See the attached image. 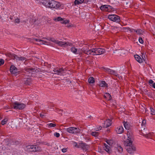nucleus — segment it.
<instances>
[{
  "label": "nucleus",
  "instance_id": "nucleus-26",
  "mask_svg": "<svg viewBox=\"0 0 155 155\" xmlns=\"http://www.w3.org/2000/svg\"><path fill=\"white\" fill-rule=\"evenodd\" d=\"M88 82L90 84H93L95 82V79L93 77H91L88 79Z\"/></svg>",
  "mask_w": 155,
  "mask_h": 155
},
{
  "label": "nucleus",
  "instance_id": "nucleus-6",
  "mask_svg": "<svg viewBox=\"0 0 155 155\" xmlns=\"http://www.w3.org/2000/svg\"><path fill=\"white\" fill-rule=\"evenodd\" d=\"M66 131L70 133L75 134L79 133L81 130L78 128L72 127L67 128Z\"/></svg>",
  "mask_w": 155,
  "mask_h": 155
},
{
  "label": "nucleus",
  "instance_id": "nucleus-29",
  "mask_svg": "<svg viewBox=\"0 0 155 155\" xmlns=\"http://www.w3.org/2000/svg\"><path fill=\"white\" fill-rule=\"evenodd\" d=\"M46 39L49 41H51L55 43H56L58 42V40H55L54 38H46Z\"/></svg>",
  "mask_w": 155,
  "mask_h": 155
},
{
  "label": "nucleus",
  "instance_id": "nucleus-8",
  "mask_svg": "<svg viewBox=\"0 0 155 155\" xmlns=\"http://www.w3.org/2000/svg\"><path fill=\"white\" fill-rule=\"evenodd\" d=\"M108 18L111 21L116 22H119L120 21L119 16L116 15H109Z\"/></svg>",
  "mask_w": 155,
  "mask_h": 155
},
{
  "label": "nucleus",
  "instance_id": "nucleus-17",
  "mask_svg": "<svg viewBox=\"0 0 155 155\" xmlns=\"http://www.w3.org/2000/svg\"><path fill=\"white\" fill-rule=\"evenodd\" d=\"M111 7L108 5H104L101 6L100 7V9L102 11H109Z\"/></svg>",
  "mask_w": 155,
  "mask_h": 155
},
{
  "label": "nucleus",
  "instance_id": "nucleus-40",
  "mask_svg": "<svg viewBox=\"0 0 155 155\" xmlns=\"http://www.w3.org/2000/svg\"><path fill=\"white\" fill-rule=\"evenodd\" d=\"M148 82L150 84V85L151 86V84L152 85L153 84V81L152 80L150 79L149 81Z\"/></svg>",
  "mask_w": 155,
  "mask_h": 155
},
{
  "label": "nucleus",
  "instance_id": "nucleus-13",
  "mask_svg": "<svg viewBox=\"0 0 155 155\" xmlns=\"http://www.w3.org/2000/svg\"><path fill=\"white\" fill-rule=\"evenodd\" d=\"M53 71L55 72V74L58 75H61L64 72V69L62 68H54Z\"/></svg>",
  "mask_w": 155,
  "mask_h": 155
},
{
  "label": "nucleus",
  "instance_id": "nucleus-30",
  "mask_svg": "<svg viewBox=\"0 0 155 155\" xmlns=\"http://www.w3.org/2000/svg\"><path fill=\"white\" fill-rule=\"evenodd\" d=\"M117 149L118 152L120 153H122L123 151V148L121 146H120L119 145L117 147Z\"/></svg>",
  "mask_w": 155,
  "mask_h": 155
},
{
  "label": "nucleus",
  "instance_id": "nucleus-57",
  "mask_svg": "<svg viewBox=\"0 0 155 155\" xmlns=\"http://www.w3.org/2000/svg\"><path fill=\"white\" fill-rule=\"evenodd\" d=\"M80 155H84L83 154H80Z\"/></svg>",
  "mask_w": 155,
  "mask_h": 155
},
{
  "label": "nucleus",
  "instance_id": "nucleus-45",
  "mask_svg": "<svg viewBox=\"0 0 155 155\" xmlns=\"http://www.w3.org/2000/svg\"><path fill=\"white\" fill-rule=\"evenodd\" d=\"M69 22V21L68 20H64V24H67Z\"/></svg>",
  "mask_w": 155,
  "mask_h": 155
},
{
  "label": "nucleus",
  "instance_id": "nucleus-5",
  "mask_svg": "<svg viewBox=\"0 0 155 155\" xmlns=\"http://www.w3.org/2000/svg\"><path fill=\"white\" fill-rule=\"evenodd\" d=\"M27 150L29 152H39L41 150V147L37 145H29L27 147Z\"/></svg>",
  "mask_w": 155,
  "mask_h": 155
},
{
  "label": "nucleus",
  "instance_id": "nucleus-54",
  "mask_svg": "<svg viewBox=\"0 0 155 155\" xmlns=\"http://www.w3.org/2000/svg\"><path fill=\"white\" fill-rule=\"evenodd\" d=\"M71 26H72L71 25H67V27H71Z\"/></svg>",
  "mask_w": 155,
  "mask_h": 155
},
{
  "label": "nucleus",
  "instance_id": "nucleus-53",
  "mask_svg": "<svg viewBox=\"0 0 155 155\" xmlns=\"http://www.w3.org/2000/svg\"><path fill=\"white\" fill-rule=\"evenodd\" d=\"M40 116L41 117H43L45 116V115L44 114H40Z\"/></svg>",
  "mask_w": 155,
  "mask_h": 155
},
{
  "label": "nucleus",
  "instance_id": "nucleus-42",
  "mask_svg": "<svg viewBox=\"0 0 155 155\" xmlns=\"http://www.w3.org/2000/svg\"><path fill=\"white\" fill-rule=\"evenodd\" d=\"M20 19L17 18L15 19V23H19L20 22Z\"/></svg>",
  "mask_w": 155,
  "mask_h": 155
},
{
  "label": "nucleus",
  "instance_id": "nucleus-12",
  "mask_svg": "<svg viewBox=\"0 0 155 155\" xmlns=\"http://www.w3.org/2000/svg\"><path fill=\"white\" fill-rule=\"evenodd\" d=\"M9 56H11L12 58L15 59L18 61H23L25 59L24 57H18L17 55L13 54H10Z\"/></svg>",
  "mask_w": 155,
  "mask_h": 155
},
{
  "label": "nucleus",
  "instance_id": "nucleus-47",
  "mask_svg": "<svg viewBox=\"0 0 155 155\" xmlns=\"http://www.w3.org/2000/svg\"><path fill=\"white\" fill-rule=\"evenodd\" d=\"M74 144L75 147H78V145L77 143L75 142H74Z\"/></svg>",
  "mask_w": 155,
  "mask_h": 155
},
{
  "label": "nucleus",
  "instance_id": "nucleus-21",
  "mask_svg": "<svg viewBox=\"0 0 155 155\" xmlns=\"http://www.w3.org/2000/svg\"><path fill=\"white\" fill-rule=\"evenodd\" d=\"M111 121L110 119H108L105 122L104 127L107 128L109 127L111 125Z\"/></svg>",
  "mask_w": 155,
  "mask_h": 155
},
{
  "label": "nucleus",
  "instance_id": "nucleus-49",
  "mask_svg": "<svg viewBox=\"0 0 155 155\" xmlns=\"http://www.w3.org/2000/svg\"><path fill=\"white\" fill-rule=\"evenodd\" d=\"M35 41H38V42H39L40 41H41V39H34Z\"/></svg>",
  "mask_w": 155,
  "mask_h": 155
},
{
  "label": "nucleus",
  "instance_id": "nucleus-50",
  "mask_svg": "<svg viewBox=\"0 0 155 155\" xmlns=\"http://www.w3.org/2000/svg\"><path fill=\"white\" fill-rule=\"evenodd\" d=\"M152 87L155 89V82L153 83L151 86Z\"/></svg>",
  "mask_w": 155,
  "mask_h": 155
},
{
  "label": "nucleus",
  "instance_id": "nucleus-1",
  "mask_svg": "<svg viewBox=\"0 0 155 155\" xmlns=\"http://www.w3.org/2000/svg\"><path fill=\"white\" fill-rule=\"evenodd\" d=\"M41 3L47 8L57 9L63 8L60 3L54 0H42Z\"/></svg>",
  "mask_w": 155,
  "mask_h": 155
},
{
  "label": "nucleus",
  "instance_id": "nucleus-4",
  "mask_svg": "<svg viewBox=\"0 0 155 155\" xmlns=\"http://www.w3.org/2000/svg\"><path fill=\"white\" fill-rule=\"evenodd\" d=\"M127 138L124 141V144L125 146L131 145L132 144L134 140V137L132 132L130 130L127 131Z\"/></svg>",
  "mask_w": 155,
  "mask_h": 155
},
{
  "label": "nucleus",
  "instance_id": "nucleus-3",
  "mask_svg": "<svg viewBox=\"0 0 155 155\" xmlns=\"http://www.w3.org/2000/svg\"><path fill=\"white\" fill-rule=\"evenodd\" d=\"M24 70L26 71L24 75L28 77H35L36 73L39 72L38 69L34 68L26 67L24 69Z\"/></svg>",
  "mask_w": 155,
  "mask_h": 155
},
{
  "label": "nucleus",
  "instance_id": "nucleus-22",
  "mask_svg": "<svg viewBox=\"0 0 155 155\" xmlns=\"http://www.w3.org/2000/svg\"><path fill=\"white\" fill-rule=\"evenodd\" d=\"M99 85L100 87H108V85L104 81H101L99 82Z\"/></svg>",
  "mask_w": 155,
  "mask_h": 155
},
{
  "label": "nucleus",
  "instance_id": "nucleus-52",
  "mask_svg": "<svg viewBox=\"0 0 155 155\" xmlns=\"http://www.w3.org/2000/svg\"><path fill=\"white\" fill-rule=\"evenodd\" d=\"M146 123V121L145 120H143L142 121V124H144Z\"/></svg>",
  "mask_w": 155,
  "mask_h": 155
},
{
  "label": "nucleus",
  "instance_id": "nucleus-48",
  "mask_svg": "<svg viewBox=\"0 0 155 155\" xmlns=\"http://www.w3.org/2000/svg\"><path fill=\"white\" fill-rule=\"evenodd\" d=\"M106 94L109 96V98L110 99L111 98V95L108 93H107Z\"/></svg>",
  "mask_w": 155,
  "mask_h": 155
},
{
  "label": "nucleus",
  "instance_id": "nucleus-7",
  "mask_svg": "<svg viewBox=\"0 0 155 155\" xmlns=\"http://www.w3.org/2000/svg\"><path fill=\"white\" fill-rule=\"evenodd\" d=\"M13 107L17 109H23L25 107V105L23 103H20L18 102H16L13 104Z\"/></svg>",
  "mask_w": 155,
  "mask_h": 155
},
{
  "label": "nucleus",
  "instance_id": "nucleus-37",
  "mask_svg": "<svg viewBox=\"0 0 155 155\" xmlns=\"http://www.w3.org/2000/svg\"><path fill=\"white\" fill-rule=\"evenodd\" d=\"M102 128V127L101 126H99L98 127H97L95 128V130L96 131H98L101 130Z\"/></svg>",
  "mask_w": 155,
  "mask_h": 155
},
{
  "label": "nucleus",
  "instance_id": "nucleus-20",
  "mask_svg": "<svg viewBox=\"0 0 155 155\" xmlns=\"http://www.w3.org/2000/svg\"><path fill=\"white\" fill-rule=\"evenodd\" d=\"M115 130L117 134H121L124 131V129L122 126H119L115 129Z\"/></svg>",
  "mask_w": 155,
  "mask_h": 155
},
{
  "label": "nucleus",
  "instance_id": "nucleus-34",
  "mask_svg": "<svg viewBox=\"0 0 155 155\" xmlns=\"http://www.w3.org/2000/svg\"><path fill=\"white\" fill-rule=\"evenodd\" d=\"M41 41H40L39 42H40V44H45L46 45L47 44L48 42L45 41L41 40Z\"/></svg>",
  "mask_w": 155,
  "mask_h": 155
},
{
  "label": "nucleus",
  "instance_id": "nucleus-28",
  "mask_svg": "<svg viewBox=\"0 0 155 155\" xmlns=\"http://www.w3.org/2000/svg\"><path fill=\"white\" fill-rule=\"evenodd\" d=\"M91 134L92 135V136H94L95 137H97L99 135V133L98 132H92L91 133Z\"/></svg>",
  "mask_w": 155,
  "mask_h": 155
},
{
  "label": "nucleus",
  "instance_id": "nucleus-32",
  "mask_svg": "<svg viewBox=\"0 0 155 155\" xmlns=\"http://www.w3.org/2000/svg\"><path fill=\"white\" fill-rule=\"evenodd\" d=\"M136 32L137 34L140 35L143 33V31L140 29H138L136 31Z\"/></svg>",
  "mask_w": 155,
  "mask_h": 155
},
{
  "label": "nucleus",
  "instance_id": "nucleus-19",
  "mask_svg": "<svg viewBox=\"0 0 155 155\" xmlns=\"http://www.w3.org/2000/svg\"><path fill=\"white\" fill-rule=\"evenodd\" d=\"M141 133L143 135L145 136L147 138H151L152 136L153 135V133H146L144 131H143L141 130Z\"/></svg>",
  "mask_w": 155,
  "mask_h": 155
},
{
  "label": "nucleus",
  "instance_id": "nucleus-15",
  "mask_svg": "<svg viewBox=\"0 0 155 155\" xmlns=\"http://www.w3.org/2000/svg\"><path fill=\"white\" fill-rule=\"evenodd\" d=\"M104 70L109 74L116 75L117 73L115 71L106 68H103Z\"/></svg>",
  "mask_w": 155,
  "mask_h": 155
},
{
  "label": "nucleus",
  "instance_id": "nucleus-10",
  "mask_svg": "<svg viewBox=\"0 0 155 155\" xmlns=\"http://www.w3.org/2000/svg\"><path fill=\"white\" fill-rule=\"evenodd\" d=\"M71 51L75 54H79L80 55V57H83V53H84L81 50V51H79V50H77V49L74 47H72L71 48Z\"/></svg>",
  "mask_w": 155,
  "mask_h": 155
},
{
  "label": "nucleus",
  "instance_id": "nucleus-35",
  "mask_svg": "<svg viewBox=\"0 0 155 155\" xmlns=\"http://www.w3.org/2000/svg\"><path fill=\"white\" fill-rule=\"evenodd\" d=\"M7 120V119H5L2 120L1 124L2 125H4L6 124Z\"/></svg>",
  "mask_w": 155,
  "mask_h": 155
},
{
  "label": "nucleus",
  "instance_id": "nucleus-46",
  "mask_svg": "<svg viewBox=\"0 0 155 155\" xmlns=\"http://www.w3.org/2000/svg\"><path fill=\"white\" fill-rule=\"evenodd\" d=\"M67 149L66 148H64L62 149V151L64 153L66 152L67 151Z\"/></svg>",
  "mask_w": 155,
  "mask_h": 155
},
{
  "label": "nucleus",
  "instance_id": "nucleus-14",
  "mask_svg": "<svg viewBox=\"0 0 155 155\" xmlns=\"http://www.w3.org/2000/svg\"><path fill=\"white\" fill-rule=\"evenodd\" d=\"M56 44H57L58 45L61 46H71L72 44L71 43L69 42H63L61 41H59L58 40V42Z\"/></svg>",
  "mask_w": 155,
  "mask_h": 155
},
{
  "label": "nucleus",
  "instance_id": "nucleus-24",
  "mask_svg": "<svg viewBox=\"0 0 155 155\" xmlns=\"http://www.w3.org/2000/svg\"><path fill=\"white\" fill-rule=\"evenodd\" d=\"M104 148L106 151L110 153V147L105 143L104 144Z\"/></svg>",
  "mask_w": 155,
  "mask_h": 155
},
{
  "label": "nucleus",
  "instance_id": "nucleus-23",
  "mask_svg": "<svg viewBox=\"0 0 155 155\" xmlns=\"http://www.w3.org/2000/svg\"><path fill=\"white\" fill-rule=\"evenodd\" d=\"M135 59L139 63H141L143 61V59L138 55L137 54L134 56Z\"/></svg>",
  "mask_w": 155,
  "mask_h": 155
},
{
  "label": "nucleus",
  "instance_id": "nucleus-43",
  "mask_svg": "<svg viewBox=\"0 0 155 155\" xmlns=\"http://www.w3.org/2000/svg\"><path fill=\"white\" fill-rule=\"evenodd\" d=\"M119 52L120 53V55H122V54H125V53L124 52V51L123 50H119Z\"/></svg>",
  "mask_w": 155,
  "mask_h": 155
},
{
  "label": "nucleus",
  "instance_id": "nucleus-31",
  "mask_svg": "<svg viewBox=\"0 0 155 155\" xmlns=\"http://www.w3.org/2000/svg\"><path fill=\"white\" fill-rule=\"evenodd\" d=\"M54 20L55 21H60L62 20V18L60 17H58L57 18H55Z\"/></svg>",
  "mask_w": 155,
  "mask_h": 155
},
{
  "label": "nucleus",
  "instance_id": "nucleus-27",
  "mask_svg": "<svg viewBox=\"0 0 155 155\" xmlns=\"http://www.w3.org/2000/svg\"><path fill=\"white\" fill-rule=\"evenodd\" d=\"M84 0H75L74 4L75 5H79L82 3L84 2Z\"/></svg>",
  "mask_w": 155,
  "mask_h": 155
},
{
  "label": "nucleus",
  "instance_id": "nucleus-38",
  "mask_svg": "<svg viewBox=\"0 0 155 155\" xmlns=\"http://www.w3.org/2000/svg\"><path fill=\"white\" fill-rule=\"evenodd\" d=\"M4 63V61L2 59H0V66L3 64Z\"/></svg>",
  "mask_w": 155,
  "mask_h": 155
},
{
  "label": "nucleus",
  "instance_id": "nucleus-18",
  "mask_svg": "<svg viewBox=\"0 0 155 155\" xmlns=\"http://www.w3.org/2000/svg\"><path fill=\"white\" fill-rule=\"evenodd\" d=\"M24 79V81L25 82V84L28 85H30L31 83V80L30 78V77H26Z\"/></svg>",
  "mask_w": 155,
  "mask_h": 155
},
{
  "label": "nucleus",
  "instance_id": "nucleus-11",
  "mask_svg": "<svg viewBox=\"0 0 155 155\" xmlns=\"http://www.w3.org/2000/svg\"><path fill=\"white\" fill-rule=\"evenodd\" d=\"M78 147L81 148L83 150L86 151L87 150H89L90 147L89 145L85 143H81L78 144Z\"/></svg>",
  "mask_w": 155,
  "mask_h": 155
},
{
  "label": "nucleus",
  "instance_id": "nucleus-2",
  "mask_svg": "<svg viewBox=\"0 0 155 155\" xmlns=\"http://www.w3.org/2000/svg\"><path fill=\"white\" fill-rule=\"evenodd\" d=\"M81 51L84 54L87 55L92 54L93 55H98L104 53L105 50L102 48H95L89 49L87 47H84L81 49Z\"/></svg>",
  "mask_w": 155,
  "mask_h": 155
},
{
  "label": "nucleus",
  "instance_id": "nucleus-55",
  "mask_svg": "<svg viewBox=\"0 0 155 155\" xmlns=\"http://www.w3.org/2000/svg\"><path fill=\"white\" fill-rule=\"evenodd\" d=\"M66 81L67 82H69L70 83H71V82L70 81H69L68 80H66Z\"/></svg>",
  "mask_w": 155,
  "mask_h": 155
},
{
  "label": "nucleus",
  "instance_id": "nucleus-56",
  "mask_svg": "<svg viewBox=\"0 0 155 155\" xmlns=\"http://www.w3.org/2000/svg\"><path fill=\"white\" fill-rule=\"evenodd\" d=\"M106 142L107 143L109 144H109V140H107V141H106Z\"/></svg>",
  "mask_w": 155,
  "mask_h": 155
},
{
  "label": "nucleus",
  "instance_id": "nucleus-51",
  "mask_svg": "<svg viewBox=\"0 0 155 155\" xmlns=\"http://www.w3.org/2000/svg\"><path fill=\"white\" fill-rule=\"evenodd\" d=\"M64 20L62 18V20H61V22L62 24H64Z\"/></svg>",
  "mask_w": 155,
  "mask_h": 155
},
{
  "label": "nucleus",
  "instance_id": "nucleus-9",
  "mask_svg": "<svg viewBox=\"0 0 155 155\" xmlns=\"http://www.w3.org/2000/svg\"><path fill=\"white\" fill-rule=\"evenodd\" d=\"M126 146L129 147L127 149V150L129 153L133 154L136 150V147L132 145V144L131 145Z\"/></svg>",
  "mask_w": 155,
  "mask_h": 155
},
{
  "label": "nucleus",
  "instance_id": "nucleus-39",
  "mask_svg": "<svg viewBox=\"0 0 155 155\" xmlns=\"http://www.w3.org/2000/svg\"><path fill=\"white\" fill-rule=\"evenodd\" d=\"M139 42L141 44H143V41L141 37H140L139 38Z\"/></svg>",
  "mask_w": 155,
  "mask_h": 155
},
{
  "label": "nucleus",
  "instance_id": "nucleus-58",
  "mask_svg": "<svg viewBox=\"0 0 155 155\" xmlns=\"http://www.w3.org/2000/svg\"><path fill=\"white\" fill-rule=\"evenodd\" d=\"M1 119L0 118V120Z\"/></svg>",
  "mask_w": 155,
  "mask_h": 155
},
{
  "label": "nucleus",
  "instance_id": "nucleus-44",
  "mask_svg": "<svg viewBox=\"0 0 155 155\" xmlns=\"http://www.w3.org/2000/svg\"><path fill=\"white\" fill-rule=\"evenodd\" d=\"M142 58L143 59V60H144L145 59V54L144 53H143L142 54Z\"/></svg>",
  "mask_w": 155,
  "mask_h": 155
},
{
  "label": "nucleus",
  "instance_id": "nucleus-41",
  "mask_svg": "<svg viewBox=\"0 0 155 155\" xmlns=\"http://www.w3.org/2000/svg\"><path fill=\"white\" fill-rule=\"evenodd\" d=\"M60 134L59 133H57V132L55 133L54 134V136L57 137H59L60 136Z\"/></svg>",
  "mask_w": 155,
  "mask_h": 155
},
{
  "label": "nucleus",
  "instance_id": "nucleus-36",
  "mask_svg": "<svg viewBox=\"0 0 155 155\" xmlns=\"http://www.w3.org/2000/svg\"><path fill=\"white\" fill-rule=\"evenodd\" d=\"M51 127H54L56 126V124L53 123H50L48 124Z\"/></svg>",
  "mask_w": 155,
  "mask_h": 155
},
{
  "label": "nucleus",
  "instance_id": "nucleus-16",
  "mask_svg": "<svg viewBox=\"0 0 155 155\" xmlns=\"http://www.w3.org/2000/svg\"><path fill=\"white\" fill-rule=\"evenodd\" d=\"M10 71L12 74H15L18 73L17 68L14 65H12L10 67Z\"/></svg>",
  "mask_w": 155,
  "mask_h": 155
},
{
  "label": "nucleus",
  "instance_id": "nucleus-33",
  "mask_svg": "<svg viewBox=\"0 0 155 155\" xmlns=\"http://www.w3.org/2000/svg\"><path fill=\"white\" fill-rule=\"evenodd\" d=\"M150 111H151V114L152 115H155V110L153 108L150 107Z\"/></svg>",
  "mask_w": 155,
  "mask_h": 155
},
{
  "label": "nucleus",
  "instance_id": "nucleus-25",
  "mask_svg": "<svg viewBox=\"0 0 155 155\" xmlns=\"http://www.w3.org/2000/svg\"><path fill=\"white\" fill-rule=\"evenodd\" d=\"M123 124L125 128L127 130H129L130 129V125L128 124L127 122H124Z\"/></svg>",
  "mask_w": 155,
  "mask_h": 155
}]
</instances>
